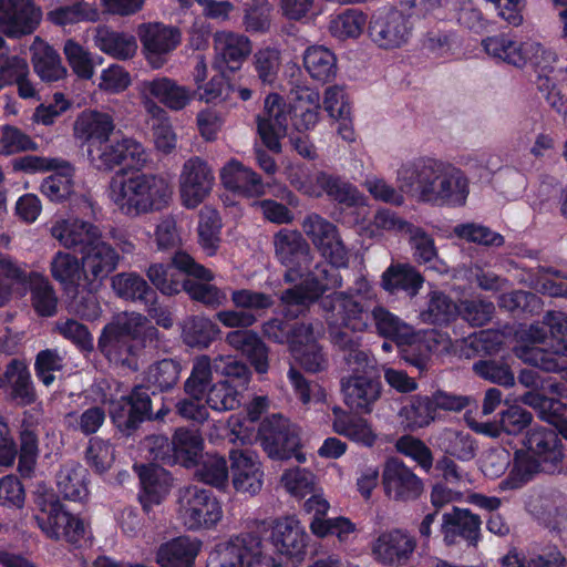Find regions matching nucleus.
<instances>
[{
	"mask_svg": "<svg viewBox=\"0 0 567 567\" xmlns=\"http://www.w3.org/2000/svg\"><path fill=\"white\" fill-rule=\"evenodd\" d=\"M547 465L535 456L518 450L515 452L512 468L505 480L498 484L499 491H514L524 487L537 474L546 471Z\"/></svg>",
	"mask_w": 567,
	"mask_h": 567,
	"instance_id": "41",
	"label": "nucleus"
},
{
	"mask_svg": "<svg viewBox=\"0 0 567 567\" xmlns=\"http://www.w3.org/2000/svg\"><path fill=\"white\" fill-rule=\"evenodd\" d=\"M423 285L422 276L408 264L391 265L382 274L381 286L389 292L405 291L409 296H415Z\"/></svg>",
	"mask_w": 567,
	"mask_h": 567,
	"instance_id": "47",
	"label": "nucleus"
},
{
	"mask_svg": "<svg viewBox=\"0 0 567 567\" xmlns=\"http://www.w3.org/2000/svg\"><path fill=\"white\" fill-rule=\"evenodd\" d=\"M261 446L272 460L295 457L298 463H306L307 456L299 451V429L280 414H272L262 421L259 434Z\"/></svg>",
	"mask_w": 567,
	"mask_h": 567,
	"instance_id": "13",
	"label": "nucleus"
},
{
	"mask_svg": "<svg viewBox=\"0 0 567 567\" xmlns=\"http://www.w3.org/2000/svg\"><path fill=\"white\" fill-rule=\"evenodd\" d=\"M219 332L217 324L205 317H190L182 327V338L189 347L207 348Z\"/></svg>",
	"mask_w": 567,
	"mask_h": 567,
	"instance_id": "58",
	"label": "nucleus"
},
{
	"mask_svg": "<svg viewBox=\"0 0 567 567\" xmlns=\"http://www.w3.org/2000/svg\"><path fill=\"white\" fill-rule=\"evenodd\" d=\"M56 485L65 498L83 501L89 493L87 471L79 463H65L56 475Z\"/></svg>",
	"mask_w": 567,
	"mask_h": 567,
	"instance_id": "49",
	"label": "nucleus"
},
{
	"mask_svg": "<svg viewBox=\"0 0 567 567\" xmlns=\"http://www.w3.org/2000/svg\"><path fill=\"white\" fill-rule=\"evenodd\" d=\"M220 218L218 213L209 207H204L199 214L198 240L207 256H214L220 243Z\"/></svg>",
	"mask_w": 567,
	"mask_h": 567,
	"instance_id": "60",
	"label": "nucleus"
},
{
	"mask_svg": "<svg viewBox=\"0 0 567 567\" xmlns=\"http://www.w3.org/2000/svg\"><path fill=\"white\" fill-rule=\"evenodd\" d=\"M4 377L11 388V398L18 404L28 405L35 400L31 375L24 361L12 360L7 367Z\"/></svg>",
	"mask_w": 567,
	"mask_h": 567,
	"instance_id": "51",
	"label": "nucleus"
},
{
	"mask_svg": "<svg viewBox=\"0 0 567 567\" xmlns=\"http://www.w3.org/2000/svg\"><path fill=\"white\" fill-rule=\"evenodd\" d=\"M323 107L328 116L338 124L337 132L346 142L355 140L352 123L351 101L343 86L331 85L324 90Z\"/></svg>",
	"mask_w": 567,
	"mask_h": 567,
	"instance_id": "29",
	"label": "nucleus"
},
{
	"mask_svg": "<svg viewBox=\"0 0 567 567\" xmlns=\"http://www.w3.org/2000/svg\"><path fill=\"white\" fill-rule=\"evenodd\" d=\"M381 482L385 496L394 502L415 501L424 491L422 480L398 457L385 460Z\"/></svg>",
	"mask_w": 567,
	"mask_h": 567,
	"instance_id": "21",
	"label": "nucleus"
},
{
	"mask_svg": "<svg viewBox=\"0 0 567 567\" xmlns=\"http://www.w3.org/2000/svg\"><path fill=\"white\" fill-rule=\"evenodd\" d=\"M52 171L53 174L43 179L40 189L50 200L62 202L73 193L74 169L69 162L59 158Z\"/></svg>",
	"mask_w": 567,
	"mask_h": 567,
	"instance_id": "53",
	"label": "nucleus"
},
{
	"mask_svg": "<svg viewBox=\"0 0 567 567\" xmlns=\"http://www.w3.org/2000/svg\"><path fill=\"white\" fill-rule=\"evenodd\" d=\"M21 296L28 289L32 292V305L35 311L42 317L53 316L56 311L58 299L48 278L38 272H30L27 282L20 285Z\"/></svg>",
	"mask_w": 567,
	"mask_h": 567,
	"instance_id": "48",
	"label": "nucleus"
},
{
	"mask_svg": "<svg viewBox=\"0 0 567 567\" xmlns=\"http://www.w3.org/2000/svg\"><path fill=\"white\" fill-rule=\"evenodd\" d=\"M291 183L300 193L310 197L327 194L347 206L368 205V198L354 185L323 172L306 175L303 179H292Z\"/></svg>",
	"mask_w": 567,
	"mask_h": 567,
	"instance_id": "17",
	"label": "nucleus"
},
{
	"mask_svg": "<svg viewBox=\"0 0 567 567\" xmlns=\"http://www.w3.org/2000/svg\"><path fill=\"white\" fill-rule=\"evenodd\" d=\"M413 30L411 18L398 10L374 13L368 27L370 40L379 49L388 51L409 44Z\"/></svg>",
	"mask_w": 567,
	"mask_h": 567,
	"instance_id": "16",
	"label": "nucleus"
},
{
	"mask_svg": "<svg viewBox=\"0 0 567 567\" xmlns=\"http://www.w3.org/2000/svg\"><path fill=\"white\" fill-rule=\"evenodd\" d=\"M202 542L190 536H178L163 543L156 551L161 567H195Z\"/></svg>",
	"mask_w": 567,
	"mask_h": 567,
	"instance_id": "33",
	"label": "nucleus"
},
{
	"mask_svg": "<svg viewBox=\"0 0 567 567\" xmlns=\"http://www.w3.org/2000/svg\"><path fill=\"white\" fill-rule=\"evenodd\" d=\"M42 11L32 0H0V31L10 37L33 32Z\"/></svg>",
	"mask_w": 567,
	"mask_h": 567,
	"instance_id": "23",
	"label": "nucleus"
},
{
	"mask_svg": "<svg viewBox=\"0 0 567 567\" xmlns=\"http://www.w3.org/2000/svg\"><path fill=\"white\" fill-rule=\"evenodd\" d=\"M196 477L205 484L223 489L229 482V467L224 456L207 454L196 463Z\"/></svg>",
	"mask_w": 567,
	"mask_h": 567,
	"instance_id": "59",
	"label": "nucleus"
},
{
	"mask_svg": "<svg viewBox=\"0 0 567 567\" xmlns=\"http://www.w3.org/2000/svg\"><path fill=\"white\" fill-rule=\"evenodd\" d=\"M483 51L492 60L523 70L539 64V58L554 60V51L534 39L519 40L509 33H497L482 40Z\"/></svg>",
	"mask_w": 567,
	"mask_h": 567,
	"instance_id": "9",
	"label": "nucleus"
},
{
	"mask_svg": "<svg viewBox=\"0 0 567 567\" xmlns=\"http://www.w3.org/2000/svg\"><path fill=\"white\" fill-rule=\"evenodd\" d=\"M280 484L291 496L302 498L316 491L317 482L311 471L301 467H292L282 473Z\"/></svg>",
	"mask_w": 567,
	"mask_h": 567,
	"instance_id": "64",
	"label": "nucleus"
},
{
	"mask_svg": "<svg viewBox=\"0 0 567 567\" xmlns=\"http://www.w3.org/2000/svg\"><path fill=\"white\" fill-rule=\"evenodd\" d=\"M303 65L308 74L318 82H328L337 74V58L322 45H312L305 51Z\"/></svg>",
	"mask_w": 567,
	"mask_h": 567,
	"instance_id": "50",
	"label": "nucleus"
},
{
	"mask_svg": "<svg viewBox=\"0 0 567 567\" xmlns=\"http://www.w3.org/2000/svg\"><path fill=\"white\" fill-rule=\"evenodd\" d=\"M291 123L298 132L312 130L320 120L321 97L319 91L309 86L291 92Z\"/></svg>",
	"mask_w": 567,
	"mask_h": 567,
	"instance_id": "35",
	"label": "nucleus"
},
{
	"mask_svg": "<svg viewBox=\"0 0 567 567\" xmlns=\"http://www.w3.org/2000/svg\"><path fill=\"white\" fill-rule=\"evenodd\" d=\"M80 252L86 281L104 279L115 270L120 261L117 251L101 237L94 239Z\"/></svg>",
	"mask_w": 567,
	"mask_h": 567,
	"instance_id": "28",
	"label": "nucleus"
},
{
	"mask_svg": "<svg viewBox=\"0 0 567 567\" xmlns=\"http://www.w3.org/2000/svg\"><path fill=\"white\" fill-rule=\"evenodd\" d=\"M523 403L535 409L539 417L555 426L558 433L567 440L566 405L559 400L546 398L537 392H528L522 398Z\"/></svg>",
	"mask_w": 567,
	"mask_h": 567,
	"instance_id": "45",
	"label": "nucleus"
},
{
	"mask_svg": "<svg viewBox=\"0 0 567 567\" xmlns=\"http://www.w3.org/2000/svg\"><path fill=\"white\" fill-rule=\"evenodd\" d=\"M333 413L336 417L332 427L337 434L365 447H372L375 444L378 434L368 420L350 416L340 408H334Z\"/></svg>",
	"mask_w": 567,
	"mask_h": 567,
	"instance_id": "39",
	"label": "nucleus"
},
{
	"mask_svg": "<svg viewBox=\"0 0 567 567\" xmlns=\"http://www.w3.org/2000/svg\"><path fill=\"white\" fill-rule=\"evenodd\" d=\"M137 35L142 43L145 60L154 70L167 62V55L181 43L178 29L161 22H146L137 27Z\"/></svg>",
	"mask_w": 567,
	"mask_h": 567,
	"instance_id": "19",
	"label": "nucleus"
},
{
	"mask_svg": "<svg viewBox=\"0 0 567 567\" xmlns=\"http://www.w3.org/2000/svg\"><path fill=\"white\" fill-rule=\"evenodd\" d=\"M115 128L112 115L96 110L81 112L73 125L75 138L89 145L94 142L109 140Z\"/></svg>",
	"mask_w": 567,
	"mask_h": 567,
	"instance_id": "37",
	"label": "nucleus"
},
{
	"mask_svg": "<svg viewBox=\"0 0 567 567\" xmlns=\"http://www.w3.org/2000/svg\"><path fill=\"white\" fill-rule=\"evenodd\" d=\"M547 332L543 327L530 326L520 336L515 354L524 362L548 372H556L567 381V341L559 339L548 351L542 347Z\"/></svg>",
	"mask_w": 567,
	"mask_h": 567,
	"instance_id": "10",
	"label": "nucleus"
},
{
	"mask_svg": "<svg viewBox=\"0 0 567 567\" xmlns=\"http://www.w3.org/2000/svg\"><path fill=\"white\" fill-rule=\"evenodd\" d=\"M451 348L452 340L446 333L435 329L417 333L413 331L412 342L402 350V354L405 361L423 369L432 354L446 353Z\"/></svg>",
	"mask_w": 567,
	"mask_h": 567,
	"instance_id": "27",
	"label": "nucleus"
},
{
	"mask_svg": "<svg viewBox=\"0 0 567 567\" xmlns=\"http://www.w3.org/2000/svg\"><path fill=\"white\" fill-rule=\"evenodd\" d=\"M39 513L35 516L38 526L52 539H64L78 544L85 535L84 522L69 513L54 494L37 498Z\"/></svg>",
	"mask_w": 567,
	"mask_h": 567,
	"instance_id": "12",
	"label": "nucleus"
},
{
	"mask_svg": "<svg viewBox=\"0 0 567 567\" xmlns=\"http://www.w3.org/2000/svg\"><path fill=\"white\" fill-rule=\"evenodd\" d=\"M404 426L415 431L429 426L435 420V409L430 396H412L399 413Z\"/></svg>",
	"mask_w": 567,
	"mask_h": 567,
	"instance_id": "55",
	"label": "nucleus"
},
{
	"mask_svg": "<svg viewBox=\"0 0 567 567\" xmlns=\"http://www.w3.org/2000/svg\"><path fill=\"white\" fill-rule=\"evenodd\" d=\"M395 181L406 195L434 206H463L470 194V183L464 172L432 156L402 163L396 169Z\"/></svg>",
	"mask_w": 567,
	"mask_h": 567,
	"instance_id": "2",
	"label": "nucleus"
},
{
	"mask_svg": "<svg viewBox=\"0 0 567 567\" xmlns=\"http://www.w3.org/2000/svg\"><path fill=\"white\" fill-rule=\"evenodd\" d=\"M524 444L525 452L547 466L554 467L564 457L560 440L553 430L533 427L527 432Z\"/></svg>",
	"mask_w": 567,
	"mask_h": 567,
	"instance_id": "38",
	"label": "nucleus"
},
{
	"mask_svg": "<svg viewBox=\"0 0 567 567\" xmlns=\"http://www.w3.org/2000/svg\"><path fill=\"white\" fill-rule=\"evenodd\" d=\"M51 235L64 248H79L81 251L94 239L101 237V230L90 221L78 217H69L55 220L51 227Z\"/></svg>",
	"mask_w": 567,
	"mask_h": 567,
	"instance_id": "30",
	"label": "nucleus"
},
{
	"mask_svg": "<svg viewBox=\"0 0 567 567\" xmlns=\"http://www.w3.org/2000/svg\"><path fill=\"white\" fill-rule=\"evenodd\" d=\"M207 567H281V565L266 551L259 535L241 533L216 545L208 556Z\"/></svg>",
	"mask_w": 567,
	"mask_h": 567,
	"instance_id": "7",
	"label": "nucleus"
},
{
	"mask_svg": "<svg viewBox=\"0 0 567 567\" xmlns=\"http://www.w3.org/2000/svg\"><path fill=\"white\" fill-rule=\"evenodd\" d=\"M203 445L204 441L198 432L185 429L177 430L173 436L174 462L186 467L195 465Z\"/></svg>",
	"mask_w": 567,
	"mask_h": 567,
	"instance_id": "56",
	"label": "nucleus"
},
{
	"mask_svg": "<svg viewBox=\"0 0 567 567\" xmlns=\"http://www.w3.org/2000/svg\"><path fill=\"white\" fill-rule=\"evenodd\" d=\"M113 386L114 391L111 385L109 386L112 392L109 395L105 394L102 402L109 405L113 423L122 432H130L150 415V395L141 386H136L128 395L120 383L114 382Z\"/></svg>",
	"mask_w": 567,
	"mask_h": 567,
	"instance_id": "14",
	"label": "nucleus"
},
{
	"mask_svg": "<svg viewBox=\"0 0 567 567\" xmlns=\"http://www.w3.org/2000/svg\"><path fill=\"white\" fill-rule=\"evenodd\" d=\"M112 288L116 296L125 300H143L152 292L146 280L136 272H121L112 277Z\"/></svg>",
	"mask_w": 567,
	"mask_h": 567,
	"instance_id": "62",
	"label": "nucleus"
},
{
	"mask_svg": "<svg viewBox=\"0 0 567 567\" xmlns=\"http://www.w3.org/2000/svg\"><path fill=\"white\" fill-rule=\"evenodd\" d=\"M301 227L321 256L329 261L330 268L338 270L347 267L349 252L334 224L318 214H310Z\"/></svg>",
	"mask_w": 567,
	"mask_h": 567,
	"instance_id": "15",
	"label": "nucleus"
},
{
	"mask_svg": "<svg viewBox=\"0 0 567 567\" xmlns=\"http://www.w3.org/2000/svg\"><path fill=\"white\" fill-rule=\"evenodd\" d=\"M106 194L121 214L137 217L165 208L172 199L173 188L165 177L157 174H115Z\"/></svg>",
	"mask_w": 567,
	"mask_h": 567,
	"instance_id": "4",
	"label": "nucleus"
},
{
	"mask_svg": "<svg viewBox=\"0 0 567 567\" xmlns=\"http://www.w3.org/2000/svg\"><path fill=\"white\" fill-rule=\"evenodd\" d=\"M251 51V41L245 34L227 30L214 34V66L220 72L239 70Z\"/></svg>",
	"mask_w": 567,
	"mask_h": 567,
	"instance_id": "24",
	"label": "nucleus"
},
{
	"mask_svg": "<svg viewBox=\"0 0 567 567\" xmlns=\"http://www.w3.org/2000/svg\"><path fill=\"white\" fill-rule=\"evenodd\" d=\"M95 44L104 53L121 60L132 58L137 50V42L134 35L115 32L106 27L99 28Z\"/></svg>",
	"mask_w": 567,
	"mask_h": 567,
	"instance_id": "52",
	"label": "nucleus"
},
{
	"mask_svg": "<svg viewBox=\"0 0 567 567\" xmlns=\"http://www.w3.org/2000/svg\"><path fill=\"white\" fill-rule=\"evenodd\" d=\"M367 24V17L357 9H348L334 17L329 22L330 33L339 39H357L361 35Z\"/></svg>",
	"mask_w": 567,
	"mask_h": 567,
	"instance_id": "61",
	"label": "nucleus"
},
{
	"mask_svg": "<svg viewBox=\"0 0 567 567\" xmlns=\"http://www.w3.org/2000/svg\"><path fill=\"white\" fill-rule=\"evenodd\" d=\"M50 268L52 277L65 289L76 287L85 280L82 261L70 252L58 251L51 260Z\"/></svg>",
	"mask_w": 567,
	"mask_h": 567,
	"instance_id": "54",
	"label": "nucleus"
},
{
	"mask_svg": "<svg viewBox=\"0 0 567 567\" xmlns=\"http://www.w3.org/2000/svg\"><path fill=\"white\" fill-rule=\"evenodd\" d=\"M156 329L148 320L136 312H122L107 323L99 338V349L110 362L132 365V341L153 338Z\"/></svg>",
	"mask_w": 567,
	"mask_h": 567,
	"instance_id": "5",
	"label": "nucleus"
},
{
	"mask_svg": "<svg viewBox=\"0 0 567 567\" xmlns=\"http://www.w3.org/2000/svg\"><path fill=\"white\" fill-rule=\"evenodd\" d=\"M481 526L478 516L468 509L453 508L443 515L442 533L447 544H454L457 537L476 540Z\"/></svg>",
	"mask_w": 567,
	"mask_h": 567,
	"instance_id": "40",
	"label": "nucleus"
},
{
	"mask_svg": "<svg viewBox=\"0 0 567 567\" xmlns=\"http://www.w3.org/2000/svg\"><path fill=\"white\" fill-rule=\"evenodd\" d=\"M373 319L378 332L396 342L399 347H408L413 339V329L403 322L398 316L384 307H374L370 311V319Z\"/></svg>",
	"mask_w": 567,
	"mask_h": 567,
	"instance_id": "46",
	"label": "nucleus"
},
{
	"mask_svg": "<svg viewBox=\"0 0 567 567\" xmlns=\"http://www.w3.org/2000/svg\"><path fill=\"white\" fill-rule=\"evenodd\" d=\"M270 542L285 556L302 559L306 553L307 534L300 520L293 516L279 517L271 522Z\"/></svg>",
	"mask_w": 567,
	"mask_h": 567,
	"instance_id": "25",
	"label": "nucleus"
},
{
	"mask_svg": "<svg viewBox=\"0 0 567 567\" xmlns=\"http://www.w3.org/2000/svg\"><path fill=\"white\" fill-rule=\"evenodd\" d=\"M343 350L349 351L346 362L352 372L341 383L344 403L351 410L370 413L381 395L380 383L368 377L373 363L365 352L359 350V347Z\"/></svg>",
	"mask_w": 567,
	"mask_h": 567,
	"instance_id": "8",
	"label": "nucleus"
},
{
	"mask_svg": "<svg viewBox=\"0 0 567 567\" xmlns=\"http://www.w3.org/2000/svg\"><path fill=\"white\" fill-rule=\"evenodd\" d=\"M272 245L276 259L286 269L284 280L287 284L298 282L280 297L286 316H297L290 308H305L326 290L342 286V277L338 270L328 268L327 265L313 266L310 246L300 231L282 228L274 235Z\"/></svg>",
	"mask_w": 567,
	"mask_h": 567,
	"instance_id": "1",
	"label": "nucleus"
},
{
	"mask_svg": "<svg viewBox=\"0 0 567 567\" xmlns=\"http://www.w3.org/2000/svg\"><path fill=\"white\" fill-rule=\"evenodd\" d=\"M502 567H567V560L557 549L529 557H524L517 551H509L503 557Z\"/></svg>",
	"mask_w": 567,
	"mask_h": 567,
	"instance_id": "63",
	"label": "nucleus"
},
{
	"mask_svg": "<svg viewBox=\"0 0 567 567\" xmlns=\"http://www.w3.org/2000/svg\"><path fill=\"white\" fill-rule=\"evenodd\" d=\"M31 51L34 71L41 80L52 82L66 75V69L63 66L59 53L52 47L35 39Z\"/></svg>",
	"mask_w": 567,
	"mask_h": 567,
	"instance_id": "44",
	"label": "nucleus"
},
{
	"mask_svg": "<svg viewBox=\"0 0 567 567\" xmlns=\"http://www.w3.org/2000/svg\"><path fill=\"white\" fill-rule=\"evenodd\" d=\"M375 299V288L363 274L355 278L349 290L333 292L321 299L329 338L336 347H359L360 338L353 333L363 332L370 327V307Z\"/></svg>",
	"mask_w": 567,
	"mask_h": 567,
	"instance_id": "3",
	"label": "nucleus"
},
{
	"mask_svg": "<svg viewBox=\"0 0 567 567\" xmlns=\"http://www.w3.org/2000/svg\"><path fill=\"white\" fill-rule=\"evenodd\" d=\"M221 184L229 190L246 197H260L265 194L261 177L239 161L231 158L220 168Z\"/></svg>",
	"mask_w": 567,
	"mask_h": 567,
	"instance_id": "31",
	"label": "nucleus"
},
{
	"mask_svg": "<svg viewBox=\"0 0 567 567\" xmlns=\"http://www.w3.org/2000/svg\"><path fill=\"white\" fill-rule=\"evenodd\" d=\"M227 343L235 350L241 352L255 371L265 374L269 370L268 347L260 337L251 330H235L226 336Z\"/></svg>",
	"mask_w": 567,
	"mask_h": 567,
	"instance_id": "36",
	"label": "nucleus"
},
{
	"mask_svg": "<svg viewBox=\"0 0 567 567\" xmlns=\"http://www.w3.org/2000/svg\"><path fill=\"white\" fill-rule=\"evenodd\" d=\"M289 118L291 120L290 105L279 94H268L264 110L257 116V132L270 151H281V140L287 135Z\"/></svg>",
	"mask_w": 567,
	"mask_h": 567,
	"instance_id": "20",
	"label": "nucleus"
},
{
	"mask_svg": "<svg viewBox=\"0 0 567 567\" xmlns=\"http://www.w3.org/2000/svg\"><path fill=\"white\" fill-rule=\"evenodd\" d=\"M141 482L138 499L145 512L161 504L171 489L169 474L162 467L147 464L135 466Z\"/></svg>",
	"mask_w": 567,
	"mask_h": 567,
	"instance_id": "32",
	"label": "nucleus"
},
{
	"mask_svg": "<svg viewBox=\"0 0 567 567\" xmlns=\"http://www.w3.org/2000/svg\"><path fill=\"white\" fill-rule=\"evenodd\" d=\"M90 164L104 172H110L123 162L122 138L117 141L102 140L94 142L86 148Z\"/></svg>",
	"mask_w": 567,
	"mask_h": 567,
	"instance_id": "57",
	"label": "nucleus"
},
{
	"mask_svg": "<svg viewBox=\"0 0 567 567\" xmlns=\"http://www.w3.org/2000/svg\"><path fill=\"white\" fill-rule=\"evenodd\" d=\"M231 483L236 492L256 495L264 485V467L259 455L250 450L233 449L229 452Z\"/></svg>",
	"mask_w": 567,
	"mask_h": 567,
	"instance_id": "22",
	"label": "nucleus"
},
{
	"mask_svg": "<svg viewBox=\"0 0 567 567\" xmlns=\"http://www.w3.org/2000/svg\"><path fill=\"white\" fill-rule=\"evenodd\" d=\"M176 519L187 530H212L223 520L221 502L213 492L188 485L176 494Z\"/></svg>",
	"mask_w": 567,
	"mask_h": 567,
	"instance_id": "6",
	"label": "nucleus"
},
{
	"mask_svg": "<svg viewBox=\"0 0 567 567\" xmlns=\"http://www.w3.org/2000/svg\"><path fill=\"white\" fill-rule=\"evenodd\" d=\"M215 174L210 165L198 156L188 158L178 177L181 202L184 207H198L212 193Z\"/></svg>",
	"mask_w": 567,
	"mask_h": 567,
	"instance_id": "18",
	"label": "nucleus"
},
{
	"mask_svg": "<svg viewBox=\"0 0 567 567\" xmlns=\"http://www.w3.org/2000/svg\"><path fill=\"white\" fill-rule=\"evenodd\" d=\"M557 60V54L554 52L553 61H547L542 56L538 61L539 64L534 63L532 66L537 73L536 84L538 91L551 107L560 112L565 106V97L559 85V73L555 69Z\"/></svg>",
	"mask_w": 567,
	"mask_h": 567,
	"instance_id": "42",
	"label": "nucleus"
},
{
	"mask_svg": "<svg viewBox=\"0 0 567 567\" xmlns=\"http://www.w3.org/2000/svg\"><path fill=\"white\" fill-rule=\"evenodd\" d=\"M137 92L145 111L151 116L166 115L164 109L157 103L172 111H181L189 105L195 96V91L168 76L143 80L137 84Z\"/></svg>",
	"mask_w": 567,
	"mask_h": 567,
	"instance_id": "11",
	"label": "nucleus"
},
{
	"mask_svg": "<svg viewBox=\"0 0 567 567\" xmlns=\"http://www.w3.org/2000/svg\"><path fill=\"white\" fill-rule=\"evenodd\" d=\"M416 547L415 539L402 529L381 533L372 544V554L384 565H404Z\"/></svg>",
	"mask_w": 567,
	"mask_h": 567,
	"instance_id": "26",
	"label": "nucleus"
},
{
	"mask_svg": "<svg viewBox=\"0 0 567 567\" xmlns=\"http://www.w3.org/2000/svg\"><path fill=\"white\" fill-rule=\"evenodd\" d=\"M406 235L409 236L413 256L419 264L437 274L447 272L449 266L439 258L434 240L425 230L413 225Z\"/></svg>",
	"mask_w": 567,
	"mask_h": 567,
	"instance_id": "43",
	"label": "nucleus"
},
{
	"mask_svg": "<svg viewBox=\"0 0 567 567\" xmlns=\"http://www.w3.org/2000/svg\"><path fill=\"white\" fill-rule=\"evenodd\" d=\"M290 352L310 372H318L327 367L326 357L317 343L311 324L301 323L293 332L290 340Z\"/></svg>",
	"mask_w": 567,
	"mask_h": 567,
	"instance_id": "34",
	"label": "nucleus"
}]
</instances>
